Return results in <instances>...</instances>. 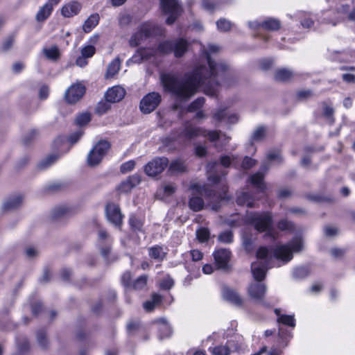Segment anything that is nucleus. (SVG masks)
Wrapping results in <instances>:
<instances>
[{"label":"nucleus","instance_id":"nucleus-26","mask_svg":"<svg viewBox=\"0 0 355 355\" xmlns=\"http://www.w3.org/2000/svg\"><path fill=\"white\" fill-rule=\"evenodd\" d=\"M73 211L71 208L65 205H61L55 207L51 212V217L53 220H58L64 217L71 216Z\"/></svg>","mask_w":355,"mask_h":355},{"label":"nucleus","instance_id":"nucleus-54","mask_svg":"<svg viewBox=\"0 0 355 355\" xmlns=\"http://www.w3.org/2000/svg\"><path fill=\"white\" fill-rule=\"evenodd\" d=\"M110 103L111 102H108L106 100L105 101H100L96 107V112L99 114L105 113L110 108Z\"/></svg>","mask_w":355,"mask_h":355},{"label":"nucleus","instance_id":"nucleus-51","mask_svg":"<svg viewBox=\"0 0 355 355\" xmlns=\"http://www.w3.org/2000/svg\"><path fill=\"white\" fill-rule=\"evenodd\" d=\"M216 25L218 30L227 31L231 28L232 23L225 19H220L217 21Z\"/></svg>","mask_w":355,"mask_h":355},{"label":"nucleus","instance_id":"nucleus-25","mask_svg":"<svg viewBox=\"0 0 355 355\" xmlns=\"http://www.w3.org/2000/svg\"><path fill=\"white\" fill-rule=\"evenodd\" d=\"M81 5L77 1H71L64 5L61 9V14L64 17H71L78 14Z\"/></svg>","mask_w":355,"mask_h":355},{"label":"nucleus","instance_id":"nucleus-50","mask_svg":"<svg viewBox=\"0 0 355 355\" xmlns=\"http://www.w3.org/2000/svg\"><path fill=\"white\" fill-rule=\"evenodd\" d=\"M277 227L281 230L293 231L294 224L286 219H282L279 221Z\"/></svg>","mask_w":355,"mask_h":355},{"label":"nucleus","instance_id":"nucleus-1","mask_svg":"<svg viewBox=\"0 0 355 355\" xmlns=\"http://www.w3.org/2000/svg\"><path fill=\"white\" fill-rule=\"evenodd\" d=\"M220 47L216 44H210L207 48L202 49V57L207 66L199 64L196 66L194 70L206 82L205 94L214 96L218 92V87L222 84H225L229 77L228 66L223 62H215L211 59V55L220 51Z\"/></svg>","mask_w":355,"mask_h":355},{"label":"nucleus","instance_id":"nucleus-37","mask_svg":"<svg viewBox=\"0 0 355 355\" xmlns=\"http://www.w3.org/2000/svg\"><path fill=\"white\" fill-rule=\"evenodd\" d=\"M129 223L132 230L135 232H143V221L135 216H131L129 218Z\"/></svg>","mask_w":355,"mask_h":355},{"label":"nucleus","instance_id":"nucleus-13","mask_svg":"<svg viewBox=\"0 0 355 355\" xmlns=\"http://www.w3.org/2000/svg\"><path fill=\"white\" fill-rule=\"evenodd\" d=\"M162 100L161 95L157 92L146 94L140 102V110L144 114H149L155 110Z\"/></svg>","mask_w":355,"mask_h":355},{"label":"nucleus","instance_id":"nucleus-61","mask_svg":"<svg viewBox=\"0 0 355 355\" xmlns=\"http://www.w3.org/2000/svg\"><path fill=\"white\" fill-rule=\"evenodd\" d=\"M135 166V162L132 160H130L123 163L120 168V171L122 173H126L134 169Z\"/></svg>","mask_w":355,"mask_h":355},{"label":"nucleus","instance_id":"nucleus-60","mask_svg":"<svg viewBox=\"0 0 355 355\" xmlns=\"http://www.w3.org/2000/svg\"><path fill=\"white\" fill-rule=\"evenodd\" d=\"M138 53L141 56V60H147L154 55V51L150 49H140L138 50Z\"/></svg>","mask_w":355,"mask_h":355},{"label":"nucleus","instance_id":"nucleus-53","mask_svg":"<svg viewBox=\"0 0 355 355\" xmlns=\"http://www.w3.org/2000/svg\"><path fill=\"white\" fill-rule=\"evenodd\" d=\"M37 340L41 347L46 348L47 347L48 340L43 330H40L37 332Z\"/></svg>","mask_w":355,"mask_h":355},{"label":"nucleus","instance_id":"nucleus-35","mask_svg":"<svg viewBox=\"0 0 355 355\" xmlns=\"http://www.w3.org/2000/svg\"><path fill=\"white\" fill-rule=\"evenodd\" d=\"M120 69V60L116 58L111 62L107 69L105 77L107 78L113 77Z\"/></svg>","mask_w":355,"mask_h":355},{"label":"nucleus","instance_id":"nucleus-62","mask_svg":"<svg viewBox=\"0 0 355 355\" xmlns=\"http://www.w3.org/2000/svg\"><path fill=\"white\" fill-rule=\"evenodd\" d=\"M15 42V35H9L3 42L2 48L4 51L9 50L13 45Z\"/></svg>","mask_w":355,"mask_h":355},{"label":"nucleus","instance_id":"nucleus-36","mask_svg":"<svg viewBox=\"0 0 355 355\" xmlns=\"http://www.w3.org/2000/svg\"><path fill=\"white\" fill-rule=\"evenodd\" d=\"M280 28V22L275 19H268L261 22V28L268 31H277Z\"/></svg>","mask_w":355,"mask_h":355},{"label":"nucleus","instance_id":"nucleus-20","mask_svg":"<svg viewBox=\"0 0 355 355\" xmlns=\"http://www.w3.org/2000/svg\"><path fill=\"white\" fill-rule=\"evenodd\" d=\"M60 0H49L42 7L40 8L36 14L35 19L37 21H45L52 13L53 7L58 4Z\"/></svg>","mask_w":355,"mask_h":355},{"label":"nucleus","instance_id":"nucleus-40","mask_svg":"<svg viewBox=\"0 0 355 355\" xmlns=\"http://www.w3.org/2000/svg\"><path fill=\"white\" fill-rule=\"evenodd\" d=\"M58 158L59 156L56 154L50 155L40 162L38 167L40 169H46L53 164Z\"/></svg>","mask_w":355,"mask_h":355},{"label":"nucleus","instance_id":"nucleus-57","mask_svg":"<svg viewBox=\"0 0 355 355\" xmlns=\"http://www.w3.org/2000/svg\"><path fill=\"white\" fill-rule=\"evenodd\" d=\"M174 285V281L170 276L165 277L160 283V287L162 289L169 290Z\"/></svg>","mask_w":355,"mask_h":355},{"label":"nucleus","instance_id":"nucleus-22","mask_svg":"<svg viewBox=\"0 0 355 355\" xmlns=\"http://www.w3.org/2000/svg\"><path fill=\"white\" fill-rule=\"evenodd\" d=\"M223 297L235 306H241L243 300L238 293L228 286H224L222 290Z\"/></svg>","mask_w":355,"mask_h":355},{"label":"nucleus","instance_id":"nucleus-39","mask_svg":"<svg viewBox=\"0 0 355 355\" xmlns=\"http://www.w3.org/2000/svg\"><path fill=\"white\" fill-rule=\"evenodd\" d=\"M147 281L148 276L146 275H141L132 282L130 288L138 291L144 290L146 287Z\"/></svg>","mask_w":355,"mask_h":355},{"label":"nucleus","instance_id":"nucleus-16","mask_svg":"<svg viewBox=\"0 0 355 355\" xmlns=\"http://www.w3.org/2000/svg\"><path fill=\"white\" fill-rule=\"evenodd\" d=\"M206 135V130L203 128L197 127L190 123L189 122H186L184 126V129L181 131L180 135L178 138L173 137V139H179L180 137H185L187 139H192L196 138L199 136H205Z\"/></svg>","mask_w":355,"mask_h":355},{"label":"nucleus","instance_id":"nucleus-42","mask_svg":"<svg viewBox=\"0 0 355 355\" xmlns=\"http://www.w3.org/2000/svg\"><path fill=\"white\" fill-rule=\"evenodd\" d=\"M309 274V269L307 266H299L294 268L293 271V277L295 279H303Z\"/></svg>","mask_w":355,"mask_h":355},{"label":"nucleus","instance_id":"nucleus-59","mask_svg":"<svg viewBox=\"0 0 355 355\" xmlns=\"http://www.w3.org/2000/svg\"><path fill=\"white\" fill-rule=\"evenodd\" d=\"M96 49L92 45H88L81 49V55L87 58H91L95 53Z\"/></svg>","mask_w":355,"mask_h":355},{"label":"nucleus","instance_id":"nucleus-43","mask_svg":"<svg viewBox=\"0 0 355 355\" xmlns=\"http://www.w3.org/2000/svg\"><path fill=\"white\" fill-rule=\"evenodd\" d=\"M266 129L263 126L257 127L251 137L252 141H260L266 136Z\"/></svg>","mask_w":355,"mask_h":355},{"label":"nucleus","instance_id":"nucleus-15","mask_svg":"<svg viewBox=\"0 0 355 355\" xmlns=\"http://www.w3.org/2000/svg\"><path fill=\"white\" fill-rule=\"evenodd\" d=\"M266 286L260 282H253L248 288L249 296L264 306L269 307V304L264 300L266 292Z\"/></svg>","mask_w":355,"mask_h":355},{"label":"nucleus","instance_id":"nucleus-33","mask_svg":"<svg viewBox=\"0 0 355 355\" xmlns=\"http://www.w3.org/2000/svg\"><path fill=\"white\" fill-rule=\"evenodd\" d=\"M162 297L160 295L154 293L152 295L151 300L144 303V308L146 311H151L154 308L159 304L162 302Z\"/></svg>","mask_w":355,"mask_h":355},{"label":"nucleus","instance_id":"nucleus-7","mask_svg":"<svg viewBox=\"0 0 355 355\" xmlns=\"http://www.w3.org/2000/svg\"><path fill=\"white\" fill-rule=\"evenodd\" d=\"M245 221L260 232L269 230L272 225V216L268 212H248Z\"/></svg>","mask_w":355,"mask_h":355},{"label":"nucleus","instance_id":"nucleus-17","mask_svg":"<svg viewBox=\"0 0 355 355\" xmlns=\"http://www.w3.org/2000/svg\"><path fill=\"white\" fill-rule=\"evenodd\" d=\"M85 87L80 83L72 85L65 92L64 97L69 103H75L84 95Z\"/></svg>","mask_w":355,"mask_h":355},{"label":"nucleus","instance_id":"nucleus-41","mask_svg":"<svg viewBox=\"0 0 355 355\" xmlns=\"http://www.w3.org/2000/svg\"><path fill=\"white\" fill-rule=\"evenodd\" d=\"M243 239V246L245 250L250 252L253 250L254 247V240L250 234L248 232H245L242 236Z\"/></svg>","mask_w":355,"mask_h":355},{"label":"nucleus","instance_id":"nucleus-18","mask_svg":"<svg viewBox=\"0 0 355 355\" xmlns=\"http://www.w3.org/2000/svg\"><path fill=\"white\" fill-rule=\"evenodd\" d=\"M213 255L218 268L222 270H227L229 268L231 252L228 249L220 248L216 250Z\"/></svg>","mask_w":355,"mask_h":355},{"label":"nucleus","instance_id":"nucleus-45","mask_svg":"<svg viewBox=\"0 0 355 355\" xmlns=\"http://www.w3.org/2000/svg\"><path fill=\"white\" fill-rule=\"evenodd\" d=\"M44 53L48 59L52 60H57L60 55L59 50L56 46H53L50 49H44Z\"/></svg>","mask_w":355,"mask_h":355},{"label":"nucleus","instance_id":"nucleus-46","mask_svg":"<svg viewBox=\"0 0 355 355\" xmlns=\"http://www.w3.org/2000/svg\"><path fill=\"white\" fill-rule=\"evenodd\" d=\"M209 231L207 228L202 227L196 231V237L198 240L201 242H206L209 239Z\"/></svg>","mask_w":355,"mask_h":355},{"label":"nucleus","instance_id":"nucleus-24","mask_svg":"<svg viewBox=\"0 0 355 355\" xmlns=\"http://www.w3.org/2000/svg\"><path fill=\"white\" fill-rule=\"evenodd\" d=\"M349 12V6L347 4L341 5L340 6L338 7L336 10L338 16L334 19H324V23L331 24L332 26H335L338 23L343 21L347 18Z\"/></svg>","mask_w":355,"mask_h":355},{"label":"nucleus","instance_id":"nucleus-64","mask_svg":"<svg viewBox=\"0 0 355 355\" xmlns=\"http://www.w3.org/2000/svg\"><path fill=\"white\" fill-rule=\"evenodd\" d=\"M38 132L35 130H33L26 135L23 139L24 144L27 145L30 144L35 138H36Z\"/></svg>","mask_w":355,"mask_h":355},{"label":"nucleus","instance_id":"nucleus-23","mask_svg":"<svg viewBox=\"0 0 355 355\" xmlns=\"http://www.w3.org/2000/svg\"><path fill=\"white\" fill-rule=\"evenodd\" d=\"M125 94V89L120 86L110 88L105 94V100L108 102L116 103L120 101Z\"/></svg>","mask_w":355,"mask_h":355},{"label":"nucleus","instance_id":"nucleus-5","mask_svg":"<svg viewBox=\"0 0 355 355\" xmlns=\"http://www.w3.org/2000/svg\"><path fill=\"white\" fill-rule=\"evenodd\" d=\"M267 162H264L261 164L259 171L249 178L250 182L260 192H263L266 189V186L263 182V178L266 173L270 168V162H277L280 164L283 162V158L280 152L277 150L270 151L267 154Z\"/></svg>","mask_w":355,"mask_h":355},{"label":"nucleus","instance_id":"nucleus-32","mask_svg":"<svg viewBox=\"0 0 355 355\" xmlns=\"http://www.w3.org/2000/svg\"><path fill=\"white\" fill-rule=\"evenodd\" d=\"M209 351L212 355H230L231 353V349L227 343L209 347Z\"/></svg>","mask_w":355,"mask_h":355},{"label":"nucleus","instance_id":"nucleus-6","mask_svg":"<svg viewBox=\"0 0 355 355\" xmlns=\"http://www.w3.org/2000/svg\"><path fill=\"white\" fill-rule=\"evenodd\" d=\"M188 46L189 43L187 40L183 38H178L161 42L157 47V51L163 54L173 52L176 58H180L187 51Z\"/></svg>","mask_w":355,"mask_h":355},{"label":"nucleus","instance_id":"nucleus-19","mask_svg":"<svg viewBox=\"0 0 355 355\" xmlns=\"http://www.w3.org/2000/svg\"><path fill=\"white\" fill-rule=\"evenodd\" d=\"M106 216L107 220L116 227H120L122 223V214L119 207L115 204L111 203L106 206Z\"/></svg>","mask_w":355,"mask_h":355},{"label":"nucleus","instance_id":"nucleus-49","mask_svg":"<svg viewBox=\"0 0 355 355\" xmlns=\"http://www.w3.org/2000/svg\"><path fill=\"white\" fill-rule=\"evenodd\" d=\"M233 233L231 231L221 232L218 237V241L223 243H231L233 242Z\"/></svg>","mask_w":355,"mask_h":355},{"label":"nucleus","instance_id":"nucleus-3","mask_svg":"<svg viewBox=\"0 0 355 355\" xmlns=\"http://www.w3.org/2000/svg\"><path fill=\"white\" fill-rule=\"evenodd\" d=\"M160 79L164 90L171 92L180 100L190 98L199 87H202L205 92L207 82L194 69L187 73L181 82L178 80V76L172 73H162Z\"/></svg>","mask_w":355,"mask_h":355},{"label":"nucleus","instance_id":"nucleus-8","mask_svg":"<svg viewBox=\"0 0 355 355\" xmlns=\"http://www.w3.org/2000/svg\"><path fill=\"white\" fill-rule=\"evenodd\" d=\"M235 159L236 157L234 156L231 157L229 155H223L220 157V164L216 162L208 164V179L214 184L219 182L222 177L225 176L227 174L225 171H220V173H218L219 167L222 166L225 168H227L232 164H234Z\"/></svg>","mask_w":355,"mask_h":355},{"label":"nucleus","instance_id":"nucleus-58","mask_svg":"<svg viewBox=\"0 0 355 355\" xmlns=\"http://www.w3.org/2000/svg\"><path fill=\"white\" fill-rule=\"evenodd\" d=\"M257 164V161L250 157L245 156L242 162L241 167L243 169H250Z\"/></svg>","mask_w":355,"mask_h":355},{"label":"nucleus","instance_id":"nucleus-14","mask_svg":"<svg viewBox=\"0 0 355 355\" xmlns=\"http://www.w3.org/2000/svg\"><path fill=\"white\" fill-rule=\"evenodd\" d=\"M168 165L166 157H156L145 166L144 171L147 175L154 177L162 173Z\"/></svg>","mask_w":355,"mask_h":355},{"label":"nucleus","instance_id":"nucleus-44","mask_svg":"<svg viewBox=\"0 0 355 355\" xmlns=\"http://www.w3.org/2000/svg\"><path fill=\"white\" fill-rule=\"evenodd\" d=\"M277 322L291 327H294L295 326L294 315H282L277 318Z\"/></svg>","mask_w":355,"mask_h":355},{"label":"nucleus","instance_id":"nucleus-28","mask_svg":"<svg viewBox=\"0 0 355 355\" xmlns=\"http://www.w3.org/2000/svg\"><path fill=\"white\" fill-rule=\"evenodd\" d=\"M236 202L239 205H245L248 207H254V200L251 194L247 191L241 192L236 198Z\"/></svg>","mask_w":355,"mask_h":355},{"label":"nucleus","instance_id":"nucleus-2","mask_svg":"<svg viewBox=\"0 0 355 355\" xmlns=\"http://www.w3.org/2000/svg\"><path fill=\"white\" fill-rule=\"evenodd\" d=\"M302 249V241L296 236L286 245H278L272 252L266 247H260L257 252V261L252 263L251 270L254 279L261 282L266 277L268 268H272L271 261L273 258L287 263L293 259V252H300Z\"/></svg>","mask_w":355,"mask_h":355},{"label":"nucleus","instance_id":"nucleus-34","mask_svg":"<svg viewBox=\"0 0 355 355\" xmlns=\"http://www.w3.org/2000/svg\"><path fill=\"white\" fill-rule=\"evenodd\" d=\"M293 76V73L287 69H280L277 70L275 78L277 81H286Z\"/></svg>","mask_w":355,"mask_h":355},{"label":"nucleus","instance_id":"nucleus-30","mask_svg":"<svg viewBox=\"0 0 355 355\" xmlns=\"http://www.w3.org/2000/svg\"><path fill=\"white\" fill-rule=\"evenodd\" d=\"M99 15L94 13L91 15L84 22L83 29L85 33H89L99 22Z\"/></svg>","mask_w":355,"mask_h":355},{"label":"nucleus","instance_id":"nucleus-48","mask_svg":"<svg viewBox=\"0 0 355 355\" xmlns=\"http://www.w3.org/2000/svg\"><path fill=\"white\" fill-rule=\"evenodd\" d=\"M323 107V116L329 120L330 123H332L334 121V110L333 107L329 106L326 103H322Z\"/></svg>","mask_w":355,"mask_h":355},{"label":"nucleus","instance_id":"nucleus-4","mask_svg":"<svg viewBox=\"0 0 355 355\" xmlns=\"http://www.w3.org/2000/svg\"><path fill=\"white\" fill-rule=\"evenodd\" d=\"M189 189L192 190V197L189 202V206L194 211H199L204 207V201L202 197L209 200V205L211 209L218 211L222 200L226 198V194L217 193L214 190L205 185L198 183L191 184Z\"/></svg>","mask_w":355,"mask_h":355},{"label":"nucleus","instance_id":"nucleus-31","mask_svg":"<svg viewBox=\"0 0 355 355\" xmlns=\"http://www.w3.org/2000/svg\"><path fill=\"white\" fill-rule=\"evenodd\" d=\"M168 171L171 174L183 173L187 171V166L183 161L174 160L170 164Z\"/></svg>","mask_w":355,"mask_h":355},{"label":"nucleus","instance_id":"nucleus-29","mask_svg":"<svg viewBox=\"0 0 355 355\" xmlns=\"http://www.w3.org/2000/svg\"><path fill=\"white\" fill-rule=\"evenodd\" d=\"M166 252L164 250L162 246L155 245L148 249L149 256L154 259L162 261L166 255Z\"/></svg>","mask_w":355,"mask_h":355},{"label":"nucleus","instance_id":"nucleus-56","mask_svg":"<svg viewBox=\"0 0 355 355\" xmlns=\"http://www.w3.org/2000/svg\"><path fill=\"white\" fill-rule=\"evenodd\" d=\"M131 279H132L131 272L130 271H125L121 275V284L125 288H130L132 284V283L130 282Z\"/></svg>","mask_w":355,"mask_h":355},{"label":"nucleus","instance_id":"nucleus-11","mask_svg":"<svg viewBox=\"0 0 355 355\" xmlns=\"http://www.w3.org/2000/svg\"><path fill=\"white\" fill-rule=\"evenodd\" d=\"M156 33L157 28L153 24L148 22L144 23L140 26L139 31L132 36L130 40V44L132 46H137L141 44L143 40Z\"/></svg>","mask_w":355,"mask_h":355},{"label":"nucleus","instance_id":"nucleus-12","mask_svg":"<svg viewBox=\"0 0 355 355\" xmlns=\"http://www.w3.org/2000/svg\"><path fill=\"white\" fill-rule=\"evenodd\" d=\"M112 239L104 230H99L98 232L97 245L101 251L102 257L106 261H113L114 259H110Z\"/></svg>","mask_w":355,"mask_h":355},{"label":"nucleus","instance_id":"nucleus-38","mask_svg":"<svg viewBox=\"0 0 355 355\" xmlns=\"http://www.w3.org/2000/svg\"><path fill=\"white\" fill-rule=\"evenodd\" d=\"M159 322H161L159 327V338L163 339L164 338L169 337L172 334L171 327L165 322L164 319H160Z\"/></svg>","mask_w":355,"mask_h":355},{"label":"nucleus","instance_id":"nucleus-47","mask_svg":"<svg viewBox=\"0 0 355 355\" xmlns=\"http://www.w3.org/2000/svg\"><path fill=\"white\" fill-rule=\"evenodd\" d=\"M205 98L200 97L193 101L188 107V111L190 112L196 111L201 108L205 104Z\"/></svg>","mask_w":355,"mask_h":355},{"label":"nucleus","instance_id":"nucleus-21","mask_svg":"<svg viewBox=\"0 0 355 355\" xmlns=\"http://www.w3.org/2000/svg\"><path fill=\"white\" fill-rule=\"evenodd\" d=\"M213 119L218 123L224 121L230 124H234L239 120V117L236 114H230L226 109H219L213 114Z\"/></svg>","mask_w":355,"mask_h":355},{"label":"nucleus","instance_id":"nucleus-63","mask_svg":"<svg viewBox=\"0 0 355 355\" xmlns=\"http://www.w3.org/2000/svg\"><path fill=\"white\" fill-rule=\"evenodd\" d=\"M118 189L121 192L127 193L130 191L133 187L130 183H129L128 179H126L120 184Z\"/></svg>","mask_w":355,"mask_h":355},{"label":"nucleus","instance_id":"nucleus-9","mask_svg":"<svg viewBox=\"0 0 355 355\" xmlns=\"http://www.w3.org/2000/svg\"><path fill=\"white\" fill-rule=\"evenodd\" d=\"M160 4L162 11L165 14L169 15L166 20L167 24H173L182 12L180 0H160Z\"/></svg>","mask_w":355,"mask_h":355},{"label":"nucleus","instance_id":"nucleus-52","mask_svg":"<svg viewBox=\"0 0 355 355\" xmlns=\"http://www.w3.org/2000/svg\"><path fill=\"white\" fill-rule=\"evenodd\" d=\"M17 345L18 350L21 353L26 351L29 347L28 341L25 337L21 338H18L17 339Z\"/></svg>","mask_w":355,"mask_h":355},{"label":"nucleus","instance_id":"nucleus-27","mask_svg":"<svg viewBox=\"0 0 355 355\" xmlns=\"http://www.w3.org/2000/svg\"><path fill=\"white\" fill-rule=\"evenodd\" d=\"M23 201V197L21 195H16L9 198L3 203V209L6 210H12L17 209L21 206Z\"/></svg>","mask_w":355,"mask_h":355},{"label":"nucleus","instance_id":"nucleus-10","mask_svg":"<svg viewBox=\"0 0 355 355\" xmlns=\"http://www.w3.org/2000/svg\"><path fill=\"white\" fill-rule=\"evenodd\" d=\"M110 147V143L106 141H100L89 151L87 155V164L90 166L98 164L107 153Z\"/></svg>","mask_w":355,"mask_h":355},{"label":"nucleus","instance_id":"nucleus-55","mask_svg":"<svg viewBox=\"0 0 355 355\" xmlns=\"http://www.w3.org/2000/svg\"><path fill=\"white\" fill-rule=\"evenodd\" d=\"M91 120L89 113H83L79 114L76 119V122L78 125H83L88 123Z\"/></svg>","mask_w":355,"mask_h":355}]
</instances>
